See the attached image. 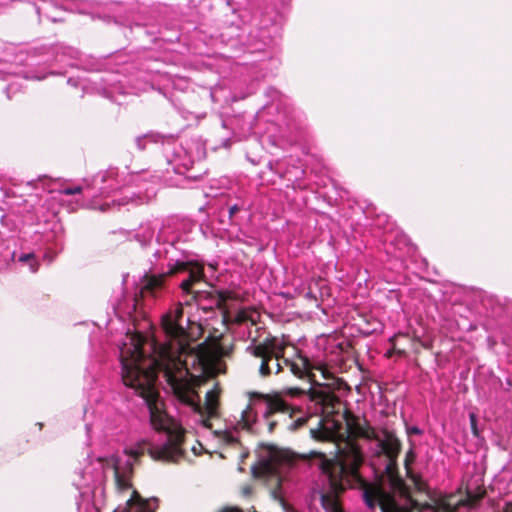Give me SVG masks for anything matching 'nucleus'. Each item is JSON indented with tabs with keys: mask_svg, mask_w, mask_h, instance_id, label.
<instances>
[{
	"mask_svg": "<svg viewBox=\"0 0 512 512\" xmlns=\"http://www.w3.org/2000/svg\"><path fill=\"white\" fill-rule=\"evenodd\" d=\"M163 440L159 444L144 443L138 448L130 449L128 452L113 454L109 457H99L89 462L75 474L74 485L80 491V501L78 502V512H101L104 504L106 473L110 471L115 478V484L119 491H128L131 488V475L133 472V463L136 458L147 450L150 456L155 460L169 462L179 461L184 453L181 447L180 454L175 458L156 457L152 450L160 447L167 441V436L163 433Z\"/></svg>",
	"mask_w": 512,
	"mask_h": 512,
	"instance_id": "obj_3",
	"label": "nucleus"
},
{
	"mask_svg": "<svg viewBox=\"0 0 512 512\" xmlns=\"http://www.w3.org/2000/svg\"><path fill=\"white\" fill-rule=\"evenodd\" d=\"M82 191V187L77 185L73 187H64L59 192L64 195L78 194Z\"/></svg>",
	"mask_w": 512,
	"mask_h": 512,
	"instance_id": "obj_17",
	"label": "nucleus"
},
{
	"mask_svg": "<svg viewBox=\"0 0 512 512\" xmlns=\"http://www.w3.org/2000/svg\"><path fill=\"white\" fill-rule=\"evenodd\" d=\"M414 457H415V455H414L413 451L410 450L407 453L406 459H405L406 473H407L408 478L411 480V482L415 486V488L419 491H424L425 490L424 481L421 479V477L418 474L414 473L410 467V462L413 461Z\"/></svg>",
	"mask_w": 512,
	"mask_h": 512,
	"instance_id": "obj_11",
	"label": "nucleus"
},
{
	"mask_svg": "<svg viewBox=\"0 0 512 512\" xmlns=\"http://www.w3.org/2000/svg\"><path fill=\"white\" fill-rule=\"evenodd\" d=\"M55 61L61 62V61H62V56H61V57H59V56L57 55V56H56V58H55Z\"/></svg>",
	"mask_w": 512,
	"mask_h": 512,
	"instance_id": "obj_25",
	"label": "nucleus"
},
{
	"mask_svg": "<svg viewBox=\"0 0 512 512\" xmlns=\"http://www.w3.org/2000/svg\"><path fill=\"white\" fill-rule=\"evenodd\" d=\"M126 170L127 168L120 171L116 167H109L104 172L99 173L95 181L100 180L102 183L100 187L101 194L108 195L121 187L127 186L124 196L120 199H113V204L123 206L129 203L138 205L148 202L154 195L153 188L143 187L142 183L146 182V180L142 173H128Z\"/></svg>",
	"mask_w": 512,
	"mask_h": 512,
	"instance_id": "obj_5",
	"label": "nucleus"
},
{
	"mask_svg": "<svg viewBox=\"0 0 512 512\" xmlns=\"http://www.w3.org/2000/svg\"><path fill=\"white\" fill-rule=\"evenodd\" d=\"M86 430H87V432L89 433V431H90V427H89V425H86Z\"/></svg>",
	"mask_w": 512,
	"mask_h": 512,
	"instance_id": "obj_27",
	"label": "nucleus"
},
{
	"mask_svg": "<svg viewBox=\"0 0 512 512\" xmlns=\"http://www.w3.org/2000/svg\"><path fill=\"white\" fill-rule=\"evenodd\" d=\"M18 261L27 264V262H31V272L36 273L39 268V262L36 259L34 253H23L18 257Z\"/></svg>",
	"mask_w": 512,
	"mask_h": 512,
	"instance_id": "obj_13",
	"label": "nucleus"
},
{
	"mask_svg": "<svg viewBox=\"0 0 512 512\" xmlns=\"http://www.w3.org/2000/svg\"><path fill=\"white\" fill-rule=\"evenodd\" d=\"M187 225L186 222L177 218H168L163 221L161 226L158 225L155 242L159 247L153 253L155 262L151 261L152 265L158 266V262L164 260L167 268H175L193 261L187 259L182 250L176 247L177 243L185 241L183 232ZM155 270H159L158 267H155Z\"/></svg>",
	"mask_w": 512,
	"mask_h": 512,
	"instance_id": "obj_7",
	"label": "nucleus"
},
{
	"mask_svg": "<svg viewBox=\"0 0 512 512\" xmlns=\"http://www.w3.org/2000/svg\"><path fill=\"white\" fill-rule=\"evenodd\" d=\"M304 397L316 406L315 413L330 414L333 411L334 402L337 401L336 396L322 387L313 389L309 394L298 388H291L281 394L258 395L251 399L249 406L241 412L240 419L237 420L234 429H224L214 431L215 435L227 444H236L238 442L237 430H250L256 422L257 413H262L267 422L269 432H273L277 424L276 420H270L275 413L288 414L292 420L289 424L290 430H296L302 427L307 420L311 419V415L303 412L293 399Z\"/></svg>",
	"mask_w": 512,
	"mask_h": 512,
	"instance_id": "obj_4",
	"label": "nucleus"
},
{
	"mask_svg": "<svg viewBox=\"0 0 512 512\" xmlns=\"http://www.w3.org/2000/svg\"><path fill=\"white\" fill-rule=\"evenodd\" d=\"M285 343L276 337L266 338L262 343L252 344L247 347V351L262 359L259 367L261 376H269L275 369L278 374L284 366L298 378H303L310 371V363L306 357L297 356L290 360L283 358Z\"/></svg>",
	"mask_w": 512,
	"mask_h": 512,
	"instance_id": "obj_6",
	"label": "nucleus"
},
{
	"mask_svg": "<svg viewBox=\"0 0 512 512\" xmlns=\"http://www.w3.org/2000/svg\"><path fill=\"white\" fill-rule=\"evenodd\" d=\"M318 424L321 425L320 428H311L310 433L313 438L318 440H328L334 436V433L328 429L326 426L322 425L323 419L317 417Z\"/></svg>",
	"mask_w": 512,
	"mask_h": 512,
	"instance_id": "obj_12",
	"label": "nucleus"
},
{
	"mask_svg": "<svg viewBox=\"0 0 512 512\" xmlns=\"http://www.w3.org/2000/svg\"><path fill=\"white\" fill-rule=\"evenodd\" d=\"M158 228L156 222L142 223L133 233V238L143 247H147L156 238L155 232Z\"/></svg>",
	"mask_w": 512,
	"mask_h": 512,
	"instance_id": "obj_10",
	"label": "nucleus"
},
{
	"mask_svg": "<svg viewBox=\"0 0 512 512\" xmlns=\"http://www.w3.org/2000/svg\"><path fill=\"white\" fill-rule=\"evenodd\" d=\"M236 240L238 242L245 243V244H247L249 246H252L255 243V238H253L251 236H247L243 232H240L238 235H236Z\"/></svg>",
	"mask_w": 512,
	"mask_h": 512,
	"instance_id": "obj_16",
	"label": "nucleus"
},
{
	"mask_svg": "<svg viewBox=\"0 0 512 512\" xmlns=\"http://www.w3.org/2000/svg\"><path fill=\"white\" fill-rule=\"evenodd\" d=\"M287 466V462L282 459L278 453H271L269 457L263 458L258 466L252 468L256 477H275L281 481L283 469Z\"/></svg>",
	"mask_w": 512,
	"mask_h": 512,
	"instance_id": "obj_8",
	"label": "nucleus"
},
{
	"mask_svg": "<svg viewBox=\"0 0 512 512\" xmlns=\"http://www.w3.org/2000/svg\"><path fill=\"white\" fill-rule=\"evenodd\" d=\"M157 507V499L144 500L140 495L133 490L130 498L126 501V506L123 510H115V512H154Z\"/></svg>",
	"mask_w": 512,
	"mask_h": 512,
	"instance_id": "obj_9",
	"label": "nucleus"
},
{
	"mask_svg": "<svg viewBox=\"0 0 512 512\" xmlns=\"http://www.w3.org/2000/svg\"><path fill=\"white\" fill-rule=\"evenodd\" d=\"M306 296H307V297H311V293H310V292H308V293L306 294Z\"/></svg>",
	"mask_w": 512,
	"mask_h": 512,
	"instance_id": "obj_28",
	"label": "nucleus"
},
{
	"mask_svg": "<svg viewBox=\"0 0 512 512\" xmlns=\"http://www.w3.org/2000/svg\"><path fill=\"white\" fill-rule=\"evenodd\" d=\"M110 204L107 202L100 206V210L105 211L109 208Z\"/></svg>",
	"mask_w": 512,
	"mask_h": 512,
	"instance_id": "obj_23",
	"label": "nucleus"
},
{
	"mask_svg": "<svg viewBox=\"0 0 512 512\" xmlns=\"http://www.w3.org/2000/svg\"><path fill=\"white\" fill-rule=\"evenodd\" d=\"M159 270L161 272L151 270L143 276L139 295L134 298V309L150 308L153 299L162 294L167 276L187 274L179 285L180 301L161 317L164 340L147 338L141 333H127L119 346V358L123 383L144 400L153 428L167 436L164 445L152 450L153 455L175 459L181 452L185 431L162 409L156 389L158 374H162L175 398L199 414L207 427L208 420L218 416L219 389L216 385L208 391L205 403L201 405L188 368L189 359L194 365L201 357L191 346V338L184 325L189 323V319H184L183 306L201 305L202 299L210 296L209 292L192 290L194 284L204 279L203 264L195 260L164 271L161 263Z\"/></svg>",
	"mask_w": 512,
	"mask_h": 512,
	"instance_id": "obj_1",
	"label": "nucleus"
},
{
	"mask_svg": "<svg viewBox=\"0 0 512 512\" xmlns=\"http://www.w3.org/2000/svg\"><path fill=\"white\" fill-rule=\"evenodd\" d=\"M26 79L42 80L46 77L44 74L29 73L24 76Z\"/></svg>",
	"mask_w": 512,
	"mask_h": 512,
	"instance_id": "obj_19",
	"label": "nucleus"
},
{
	"mask_svg": "<svg viewBox=\"0 0 512 512\" xmlns=\"http://www.w3.org/2000/svg\"><path fill=\"white\" fill-rule=\"evenodd\" d=\"M363 460L362 453L357 447H352V463L350 469V473L355 476L356 468L361 464Z\"/></svg>",
	"mask_w": 512,
	"mask_h": 512,
	"instance_id": "obj_14",
	"label": "nucleus"
},
{
	"mask_svg": "<svg viewBox=\"0 0 512 512\" xmlns=\"http://www.w3.org/2000/svg\"><path fill=\"white\" fill-rule=\"evenodd\" d=\"M242 209L238 204H234L229 207V217L232 218L238 211Z\"/></svg>",
	"mask_w": 512,
	"mask_h": 512,
	"instance_id": "obj_20",
	"label": "nucleus"
},
{
	"mask_svg": "<svg viewBox=\"0 0 512 512\" xmlns=\"http://www.w3.org/2000/svg\"><path fill=\"white\" fill-rule=\"evenodd\" d=\"M68 84L76 86L77 82L75 80H73L72 78H70V79H68Z\"/></svg>",
	"mask_w": 512,
	"mask_h": 512,
	"instance_id": "obj_24",
	"label": "nucleus"
},
{
	"mask_svg": "<svg viewBox=\"0 0 512 512\" xmlns=\"http://www.w3.org/2000/svg\"><path fill=\"white\" fill-rule=\"evenodd\" d=\"M11 74H15V72L4 68H0V79H7V77Z\"/></svg>",
	"mask_w": 512,
	"mask_h": 512,
	"instance_id": "obj_21",
	"label": "nucleus"
},
{
	"mask_svg": "<svg viewBox=\"0 0 512 512\" xmlns=\"http://www.w3.org/2000/svg\"><path fill=\"white\" fill-rule=\"evenodd\" d=\"M407 432H408V434H415V435H421L422 434V430L419 429L416 426L409 427L407 429Z\"/></svg>",
	"mask_w": 512,
	"mask_h": 512,
	"instance_id": "obj_22",
	"label": "nucleus"
},
{
	"mask_svg": "<svg viewBox=\"0 0 512 512\" xmlns=\"http://www.w3.org/2000/svg\"><path fill=\"white\" fill-rule=\"evenodd\" d=\"M353 435L371 441L370 466L375 475L373 483H364L362 497L366 506L380 512H438L431 505L420 506L408 493L397 472V459L401 450L400 441L387 435L381 439L364 419L349 423Z\"/></svg>",
	"mask_w": 512,
	"mask_h": 512,
	"instance_id": "obj_2",
	"label": "nucleus"
},
{
	"mask_svg": "<svg viewBox=\"0 0 512 512\" xmlns=\"http://www.w3.org/2000/svg\"><path fill=\"white\" fill-rule=\"evenodd\" d=\"M469 420H470L471 429H472L474 435H477V416H476V414L470 413Z\"/></svg>",
	"mask_w": 512,
	"mask_h": 512,
	"instance_id": "obj_18",
	"label": "nucleus"
},
{
	"mask_svg": "<svg viewBox=\"0 0 512 512\" xmlns=\"http://www.w3.org/2000/svg\"><path fill=\"white\" fill-rule=\"evenodd\" d=\"M146 141L156 142L157 139H156V136L154 134H147V135H143L141 137H137L136 138L137 147L139 149L143 150L145 148V142Z\"/></svg>",
	"mask_w": 512,
	"mask_h": 512,
	"instance_id": "obj_15",
	"label": "nucleus"
},
{
	"mask_svg": "<svg viewBox=\"0 0 512 512\" xmlns=\"http://www.w3.org/2000/svg\"><path fill=\"white\" fill-rule=\"evenodd\" d=\"M26 265H28L29 269L31 270V262H27Z\"/></svg>",
	"mask_w": 512,
	"mask_h": 512,
	"instance_id": "obj_26",
	"label": "nucleus"
}]
</instances>
